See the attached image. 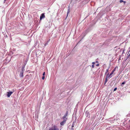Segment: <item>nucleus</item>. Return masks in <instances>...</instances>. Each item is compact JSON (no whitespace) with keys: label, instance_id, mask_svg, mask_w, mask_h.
Wrapping results in <instances>:
<instances>
[{"label":"nucleus","instance_id":"nucleus-12","mask_svg":"<svg viewBox=\"0 0 130 130\" xmlns=\"http://www.w3.org/2000/svg\"><path fill=\"white\" fill-rule=\"evenodd\" d=\"M70 12V8H69L68 9V10L67 11V17H66L67 18V17L68 15V14Z\"/></svg>","mask_w":130,"mask_h":130},{"label":"nucleus","instance_id":"nucleus-18","mask_svg":"<svg viewBox=\"0 0 130 130\" xmlns=\"http://www.w3.org/2000/svg\"><path fill=\"white\" fill-rule=\"evenodd\" d=\"M120 3H121L122 2H123V0H120Z\"/></svg>","mask_w":130,"mask_h":130},{"label":"nucleus","instance_id":"nucleus-27","mask_svg":"<svg viewBox=\"0 0 130 130\" xmlns=\"http://www.w3.org/2000/svg\"><path fill=\"white\" fill-rule=\"evenodd\" d=\"M96 65V66H99V64H98Z\"/></svg>","mask_w":130,"mask_h":130},{"label":"nucleus","instance_id":"nucleus-25","mask_svg":"<svg viewBox=\"0 0 130 130\" xmlns=\"http://www.w3.org/2000/svg\"><path fill=\"white\" fill-rule=\"evenodd\" d=\"M111 123H112L114 122L112 120V121H111Z\"/></svg>","mask_w":130,"mask_h":130},{"label":"nucleus","instance_id":"nucleus-21","mask_svg":"<svg viewBox=\"0 0 130 130\" xmlns=\"http://www.w3.org/2000/svg\"><path fill=\"white\" fill-rule=\"evenodd\" d=\"M127 116H130V112L127 115Z\"/></svg>","mask_w":130,"mask_h":130},{"label":"nucleus","instance_id":"nucleus-30","mask_svg":"<svg viewBox=\"0 0 130 130\" xmlns=\"http://www.w3.org/2000/svg\"><path fill=\"white\" fill-rule=\"evenodd\" d=\"M47 43H46L45 44V46H46V45H47Z\"/></svg>","mask_w":130,"mask_h":130},{"label":"nucleus","instance_id":"nucleus-17","mask_svg":"<svg viewBox=\"0 0 130 130\" xmlns=\"http://www.w3.org/2000/svg\"><path fill=\"white\" fill-rule=\"evenodd\" d=\"M117 89V88H114L113 90V91H116Z\"/></svg>","mask_w":130,"mask_h":130},{"label":"nucleus","instance_id":"nucleus-13","mask_svg":"<svg viewBox=\"0 0 130 130\" xmlns=\"http://www.w3.org/2000/svg\"><path fill=\"white\" fill-rule=\"evenodd\" d=\"M109 67L108 69L106 70V71L105 73V74L106 75L107 73L108 72V70L109 69Z\"/></svg>","mask_w":130,"mask_h":130},{"label":"nucleus","instance_id":"nucleus-28","mask_svg":"<svg viewBox=\"0 0 130 130\" xmlns=\"http://www.w3.org/2000/svg\"><path fill=\"white\" fill-rule=\"evenodd\" d=\"M130 56V53L129 54V55H128V57H127V58H128V57H129V56Z\"/></svg>","mask_w":130,"mask_h":130},{"label":"nucleus","instance_id":"nucleus-9","mask_svg":"<svg viewBox=\"0 0 130 130\" xmlns=\"http://www.w3.org/2000/svg\"><path fill=\"white\" fill-rule=\"evenodd\" d=\"M113 130H120V128L119 127H115L113 129Z\"/></svg>","mask_w":130,"mask_h":130},{"label":"nucleus","instance_id":"nucleus-1","mask_svg":"<svg viewBox=\"0 0 130 130\" xmlns=\"http://www.w3.org/2000/svg\"><path fill=\"white\" fill-rule=\"evenodd\" d=\"M48 130H59V129L56 126L54 125L52 127L50 128Z\"/></svg>","mask_w":130,"mask_h":130},{"label":"nucleus","instance_id":"nucleus-11","mask_svg":"<svg viewBox=\"0 0 130 130\" xmlns=\"http://www.w3.org/2000/svg\"><path fill=\"white\" fill-rule=\"evenodd\" d=\"M126 82V81H124V82H123L121 84V86L122 87H123V85L125 84Z\"/></svg>","mask_w":130,"mask_h":130},{"label":"nucleus","instance_id":"nucleus-4","mask_svg":"<svg viewBox=\"0 0 130 130\" xmlns=\"http://www.w3.org/2000/svg\"><path fill=\"white\" fill-rule=\"evenodd\" d=\"M68 111H67L66 113L64 115V116L63 117L62 119H67V118H66V117L68 116Z\"/></svg>","mask_w":130,"mask_h":130},{"label":"nucleus","instance_id":"nucleus-32","mask_svg":"<svg viewBox=\"0 0 130 130\" xmlns=\"http://www.w3.org/2000/svg\"><path fill=\"white\" fill-rule=\"evenodd\" d=\"M6 0H4V1H6Z\"/></svg>","mask_w":130,"mask_h":130},{"label":"nucleus","instance_id":"nucleus-15","mask_svg":"<svg viewBox=\"0 0 130 130\" xmlns=\"http://www.w3.org/2000/svg\"><path fill=\"white\" fill-rule=\"evenodd\" d=\"M74 125H75V124L74 123V122H73V123H72V125L71 127H74Z\"/></svg>","mask_w":130,"mask_h":130},{"label":"nucleus","instance_id":"nucleus-6","mask_svg":"<svg viewBox=\"0 0 130 130\" xmlns=\"http://www.w3.org/2000/svg\"><path fill=\"white\" fill-rule=\"evenodd\" d=\"M45 15L44 13H43L41 14L40 17V20H41L42 19L45 18Z\"/></svg>","mask_w":130,"mask_h":130},{"label":"nucleus","instance_id":"nucleus-2","mask_svg":"<svg viewBox=\"0 0 130 130\" xmlns=\"http://www.w3.org/2000/svg\"><path fill=\"white\" fill-rule=\"evenodd\" d=\"M109 73H108L107 74V75L106 76V77L105 78V84H105L106 82H107L108 80V78H110L111 77H110L109 76H108V74Z\"/></svg>","mask_w":130,"mask_h":130},{"label":"nucleus","instance_id":"nucleus-19","mask_svg":"<svg viewBox=\"0 0 130 130\" xmlns=\"http://www.w3.org/2000/svg\"><path fill=\"white\" fill-rule=\"evenodd\" d=\"M44 78H45V77H44V76H43L42 77V79L43 80H44Z\"/></svg>","mask_w":130,"mask_h":130},{"label":"nucleus","instance_id":"nucleus-26","mask_svg":"<svg viewBox=\"0 0 130 130\" xmlns=\"http://www.w3.org/2000/svg\"><path fill=\"white\" fill-rule=\"evenodd\" d=\"M124 3V4H125V3H126V2L125 1H123V2Z\"/></svg>","mask_w":130,"mask_h":130},{"label":"nucleus","instance_id":"nucleus-10","mask_svg":"<svg viewBox=\"0 0 130 130\" xmlns=\"http://www.w3.org/2000/svg\"><path fill=\"white\" fill-rule=\"evenodd\" d=\"M89 112L88 111H86L85 112V115L87 117L89 115Z\"/></svg>","mask_w":130,"mask_h":130},{"label":"nucleus","instance_id":"nucleus-22","mask_svg":"<svg viewBox=\"0 0 130 130\" xmlns=\"http://www.w3.org/2000/svg\"><path fill=\"white\" fill-rule=\"evenodd\" d=\"M73 127H71V130H74V128H73Z\"/></svg>","mask_w":130,"mask_h":130},{"label":"nucleus","instance_id":"nucleus-14","mask_svg":"<svg viewBox=\"0 0 130 130\" xmlns=\"http://www.w3.org/2000/svg\"><path fill=\"white\" fill-rule=\"evenodd\" d=\"M24 70H25L24 68L22 67V68L21 71L24 72Z\"/></svg>","mask_w":130,"mask_h":130},{"label":"nucleus","instance_id":"nucleus-7","mask_svg":"<svg viewBox=\"0 0 130 130\" xmlns=\"http://www.w3.org/2000/svg\"><path fill=\"white\" fill-rule=\"evenodd\" d=\"M116 69V68H115L111 72L109 75V74H108V76H109L110 77H111V75L115 71V70Z\"/></svg>","mask_w":130,"mask_h":130},{"label":"nucleus","instance_id":"nucleus-3","mask_svg":"<svg viewBox=\"0 0 130 130\" xmlns=\"http://www.w3.org/2000/svg\"><path fill=\"white\" fill-rule=\"evenodd\" d=\"M63 120L60 123V125H63L66 123L67 119H63Z\"/></svg>","mask_w":130,"mask_h":130},{"label":"nucleus","instance_id":"nucleus-31","mask_svg":"<svg viewBox=\"0 0 130 130\" xmlns=\"http://www.w3.org/2000/svg\"><path fill=\"white\" fill-rule=\"evenodd\" d=\"M96 62H98V61H96Z\"/></svg>","mask_w":130,"mask_h":130},{"label":"nucleus","instance_id":"nucleus-24","mask_svg":"<svg viewBox=\"0 0 130 130\" xmlns=\"http://www.w3.org/2000/svg\"><path fill=\"white\" fill-rule=\"evenodd\" d=\"M25 64H24V65L23 66V67H23V68H25Z\"/></svg>","mask_w":130,"mask_h":130},{"label":"nucleus","instance_id":"nucleus-5","mask_svg":"<svg viewBox=\"0 0 130 130\" xmlns=\"http://www.w3.org/2000/svg\"><path fill=\"white\" fill-rule=\"evenodd\" d=\"M13 93V92L12 91H10L9 92H7V96L8 98H9L10 97V95H11V94H12Z\"/></svg>","mask_w":130,"mask_h":130},{"label":"nucleus","instance_id":"nucleus-16","mask_svg":"<svg viewBox=\"0 0 130 130\" xmlns=\"http://www.w3.org/2000/svg\"><path fill=\"white\" fill-rule=\"evenodd\" d=\"M28 61V59L26 60V61L25 62L24 64H25V65H26V64L27 63V62Z\"/></svg>","mask_w":130,"mask_h":130},{"label":"nucleus","instance_id":"nucleus-20","mask_svg":"<svg viewBox=\"0 0 130 130\" xmlns=\"http://www.w3.org/2000/svg\"><path fill=\"white\" fill-rule=\"evenodd\" d=\"M92 67L93 68H94V64H92Z\"/></svg>","mask_w":130,"mask_h":130},{"label":"nucleus","instance_id":"nucleus-29","mask_svg":"<svg viewBox=\"0 0 130 130\" xmlns=\"http://www.w3.org/2000/svg\"><path fill=\"white\" fill-rule=\"evenodd\" d=\"M95 63V62H92V64H94Z\"/></svg>","mask_w":130,"mask_h":130},{"label":"nucleus","instance_id":"nucleus-23","mask_svg":"<svg viewBox=\"0 0 130 130\" xmlns=\"http://www.w3.org/2000/svg\"><path fill=\"white\" fill-rule=\"evenodd\" d=\"M45 72H44L43 73V76H44V75H45Z\"/></svg>","mask_w":130,"mask_h":130},{"label":"nucleus","instance_id":"nucleus-8","mask_svg":"<svg viewBox=\"0 0 130 130\" xmlns=\"http://www.w3.org/2000/svg\"><path fill=\"white\" fill-rule=\"evenodd\" d=\"M24 72H22V71H21L20 74V76L21 77H23V74Z\"/></svg>","mask_w":130,"mask_h":130}]
</instances>
